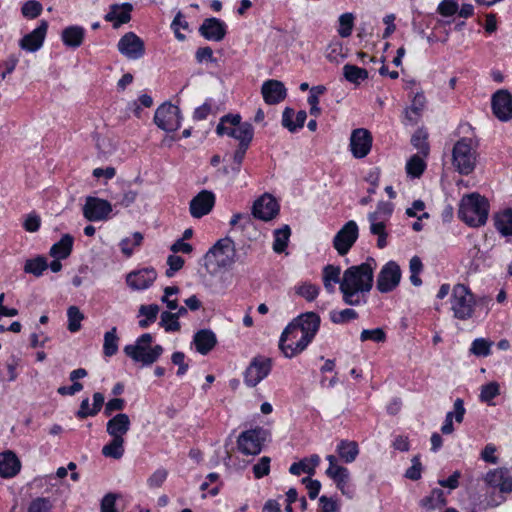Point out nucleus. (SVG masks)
Instances as JSON below:
<instances>
[{"mask_svg":"<svg viewBox=\"0 0 512 512\" xmlns=\"http://www.w3.org/2000/svg\"><path fill=\"white\" fill-rule=\"evenodd\" d=\"M321 319L315 312H306L290 322L281 334L279 349L286 358L302 353L319 330Z\"/></svg>","mask_w":512,"mask_h":512,"instance_id":"obj_1","label":"nucleus"},{"mask_svg":"<svg viewBox=\"0 0 512 512\" xmlns=\"http://www.w3.org/2000/svg\"><path fill=\"white\" fill-rule=\"evenodd\" d=\"M374 268L369 262L351 266L343 273L340 291L347 305H360L373 285Z\"/></svg>","mask_w":512,"mask_h":512,"instance_id":"obj_2","label":"nucleus"},{"mask_svg":"<svg viewBox=\"0 0 512 512\" xmlns=\"http://www.w3.org/2000/svg\"><path fill=\"white\" fill-rule=\"evenodd\" d=\"M478 142L471 137L457 140L451 150L453 169L461 175H470L478 165Z\"/></svg>","mask_w":512,"mask_h":512,"instance_id":"obj_3","label":"nucleus"},{"mask_svg":"<svg viewBox=\"0 0 512 512\" xmlns=\"http://www.w3.org/2000/svg\"><path fill=\"white\" fill-rule=\"evenodd\" d=\"M235 256L234 242L228 237L222 238L205 254L204 265L210 274L215 275L231 267L235 262Z\"/></svg>","mask_w":512,"mask_h":512,"instance_id":"obj_4","label":"nucleus"},{"mask_svg":"<svg viewBox=\"0 0 512 512\" xmlns=\"http://www.w3.org/2000/svg\"><path fill=\"white\" fill-rule=\"evenodd\" d=\"M488 201L479 193L464 195L459 205V217L471 227H479L488 218Z\"/></svg>","mask_w":512,"mask_h":512,"instance_id":"obj_5","label":"nucleus"},{"mask_svg":"<svg viewBox=\"0 0 512 512\" xmlns=\"http://www.w3.org/2000/svg\"><path fill=\"white\" fill-rule=\"evenodd\" d=\"M153 337L149 333L141 335L134 344L124 347V353L133 361L144 366L155 363L163 353L161 345L151 346Z\"/></svg>","mask_w":512,"mask_h":512,"instance_id":"obj_6","label":"nucleus"},{"mask_svg":"<svg viewBox=\"0 0 512 512\" xmlns=\"http://www.w3.org/2000/svg\"><path fill=\"white\" fill-rule=\"evenodd\" d=\"M450 310L454 318L467 321L473 318L476 299L468 287L463 284L453 286L450 295Z\"/></svg>","mask_w":512,"mask_h":512,"instance_id":"obj_7","label":"nucleus"},{"mask_svg":"<svg viewBox=\"0 0 512 512\" xmlns=\"http://www.w3.org/2000/svg\"><path fill=\"white\" fill-rule=\"evenodd\" d=\"M393 213V205L391 203L382 202L378 205L376 211L368 214L370 223V232L378 236L377 246L383 249L387 246L386 223Z\"/></svg>","mask_w":512,"mask_h":512,"instance_id":"obj_8","label":"nucleus"},{"mask_svg":"<svg viewBox=\"0 0 512 512\" xmlns=\"http://www.w3.org/2000/svg\"><path fill=\"white\" fill-rule=\"evenodd\" d=\"M182 116L178 106L172 103L160 105L154 115L155 124L167 133H173L179 129Z\"/></svg>","mask_w":512,"mask_h":512,"instance_id":"obj_9","label":"nucleus"},{"mask_svg":"<svg viewBox=\"0 0 512 512\" xmlns=\"http://www.w3.org/2000/svg\"><path fill=\"white\" fill-rule=\"evenodd\" d=\"M112 204L105 199L88 196L82 207L83 216L88 221H106L112 213Z\"/></svg>","mask_w":512,"mask_h":512,"instance_id":"obj_10","label":"nucleus"},{"mask_svg":"<svg viewBox=\"0 0 512 512\" xmlns=\"http://www.w3.org/2000/svg\"><path fill=\"white\" fill-rule=\"evenodd\" d=\"M401 277L400 266L395 261H389L377 275L376 288L381 293H389L398 287Z\"/></svg>","mask_w":512,"mask_h":512,"instance_id":"obj_11","label":"nucleus"},{"mask_svg":"<svg viewBox=\"0 0 512 512\" xmlns=\"http://www.w3.org/2000/svg\"><path fill=\"white\" fill-rule=\"evenodd\" d=\"M264 431L260 428L242 432L237 439V448L244 455H257L262 450Z\"/></svg>","mask_w":512,"mask_h":512,"instance_id":"obj_12","label":"nucleus"},{"mask_svg":"<svg viewBox=\"0 0 512 512\" xmlns=\"http://www.w3.org/2000/svg\"><path fill=\"white\" fill-rule=\"evenodd\" d=\"M358 225L355 221H348L335 235L333 246L340 255L348 253L358 238Z\"/></svg>","mask_w":512,"mask_h":512,"instance_id":"obj_13","label":"nucleus"},{"mask_svg":"<svg viewBox=\"0 0 512 512\" xmlns=\"http://www.w3.org/2000/svg\"><path fill=\"white\" fill-rule=\"evenodd\" d=\"M271 369V362L267 358L256 357L247 367L244 375L246 385L255 387L267 377Z\"/></svg>","mask_w":512,"mask_h":512,"instance_id":"obj_14","label":"nucleus"},{"mask_svg":"<svg viewBox=\"0 0 512 512\" xmlns=\"http://www.w3.org/2000/svg\"><path fill=\"white\" fill-rule=\"evenodd\" d=\"M491 104L497 119L503 122L512 119V94L508 90L501 89L495 92Z\"/></svg>","mask_w":512,"mask_h":512,"instance_id":"obj_15","label":"nucleus"},{"mask_svg":"<svg viewBox=\"0 0 512 512\" xmlns=\"http://www.w3.org/2000/svg\"><path fill=\"white\" fill-rule=\"evenodd\" d=\"M117 47L119 52L128 59H139L145 53L144 42L133 32L122 36Z\"/></svg>","mask_w":512,"mask_h":512,"instance_id":"obj_16","label":"nucleus"},{"mask_svg":"<svg viewBox=\"0 0 512 512\" xmlns=\"http://www.w3.org/2000/svg\"><path fill=\"white\" fill-rule=\"evenodd\" d=\"M485 483L501 493L512 492V472L507 468H497L490 470L484 476Z\"/></svg>","mask_w":512,"mask_h":512,"instance_id":"obj_17","label":"nucleus"},{"mask_svg":"<svg viewBox=\"0 0 512 512\" xmlns=\"http://www.w3.org/2000/svg\"><path fill=\"white\" fill-rule=\"evenodd\" d=\"M215 204V195L209 190H202L193 197L189 204V212L193 218H202L209 214Z\"/></svg>","mask_w":512,"mask_h":512,"instance_id":"obj_18","label":"nucleus"},{"mask_svg":"<svg viewBox=\"0 0 512 512\" xmlns=\"http://www.w3.org/2000/svg\"><path fill=\"white\" fill-rule=\"evenodd\" d=\"M372 135L364 128L352 131L350 137V149L355 158L365 157L371 150Z\"/></svg>","mask_w":512,"mask_h":512,"instance_id":"obj_19","label":"nucleus"},{"mask_svg":"<svg viewBox=\"0 0 512 512\" xmlns=\"http://www.w3.org/2000/svg\"><path fill=\"white\" fill-rule=\"evenodd\" d=\"M279 212V205L274 197L264 194L259 197L253 204L252 213L254 217L269 221L273 219Z\"/></svg>","mask_w":512,"mask_h":512,"instance_id":"obj_20","label":"nucleus"},{"mask_svg":"<svg viewBox=\"0 0 512 512\" xmlns=\"http://www.w3.org/2000/svg\"><path fill=\"white\" fill-rule=\"evenodd\" d=\"M216 132L218 135H227L238 140L239 144L249 145L253 138V127L250 123L244 122L243 125L227 126L226 123H219Z\"/></svg>","mask_w":512,"mask_h":512,"instance_id":"obj_21","label":"nucleus"},{"mask_svg":"<svg viewBox=\"0 0 512 512\" xmlns=\"http://www.w3.org/2000/svg\"><path fill=\"white\" fill-rule=\"evenodd\" d=\"M157 278V273L152 268H144L132 271L126 276L127 285L133 290H144L150 287Z\"/></svg>","mask_w":512,"mask_h":512,"instance_id":"obj_22","label":"nucleus"},{"mask_svg":"<svg viewBox=\"0 0 512 512\" xmlns=\"http://www.w3.org/2000/svg\"><path fill=\"white\" fill-rule=\"evenodd\" d=\"M48 23L41 21L40 25L20 40V47L29 52L40 49L46 37Z\"/></svg>","mask_w":512,"mask_h":512,"instance_id":"obj_23","label":"nucleus"},{"mask_svg":"<svg viewBox=\"0 0 512 512\" xmlns=\"http://www.w3.org/2000/svg\"><path fill=\"white\" fill-rule=\"evenodd\" d=\"M286 88L279 80H268L263 83L261 93L267 104L273 105L283 101L286 97Z\"/></svg>","mask_w":512,"mask_h":512,"instance_id":"obj_24","label":"nucleus"},{"mask_svg":"<svg viewBox=\"0 0 512 512\" xmlns=\"http://www.w3.org/2000/svg\"><path fill=\"white\" fill-rule=\"evenodd\" d=\"M131 427V420L125 413H118L106 424V432L111 438L124 439Z\"/></svg>","mask_w":512,"mask_h":512,"instance_id":"obj_25","label":"nucleus"},{"mask_svg":"<svg viewBox=\"0 0 512 512\" xmlns=\"http://www.w3.org/2000/svg\"><path fill=\"white\" fill-rule=\"evenodd\" d=\"M199 31L206 39L218 42L225 37L226 26L217 18H208L204 20Z\"/></svg>","mask_w":512,"mask_h":512,"instance_id":"obj_26","label":"nucleus"},{"mask_svg":"<svg viewBox=\"0 0 512 512\" xmlns=\"http://www.w3.org/2000/svg\"><path fill=\"white\" fill-rule=\"evenodd\" d=\"M21 469V462L12 451L0 453V476L3 478L14 477Z\"/></svg>","mask_w":512,"mask_h":512,"instance_id":"obj_27","label":"nucleus"},{"mask_svg":"<svg viewBox=\"0 0 512 512\" xmlns=\"http://www.w3.org/2000/svg\"><path fill=\"white\" fill-rule=\"evenodd\" d=\"M132 5L129 3L114 4L111 6L110 11L106 14V21L113 22V26L118 28L120 25L130 21Z\"/></svg>","mask_w":512,"mask_h":512,"instance_id":"obj_28","label":"nucleus"},{"mask_svg":"<svg viewBox=\"0 0 512 512\" xmlns=\"http://www.w3.org/2000/svg\"><path fill=\"white\" fill-rule=\"evenodd\" d=\"M217 339L215 334L208 329L198 331L193 338V343L196 347L197 352L200 354H207L216 345Z\"/></svg>","mask_w":512,"mask_h":512,"instance_id":"obj_29","label":"nucleus"},{"mask_svg":"<svg viewBox=\"0 0 512 512\" xmlns=\"http://www.w3.org/2000/svg\"><path fill=\"white\" fill-rule=\"evenodd\" d=\"M85 30L81 26H68L63 29L61 39L63 43L71 48H77L82 45L84 41Z\"/></svg>","mask_w":512,"mask_h":512,"instance_id":"obj_30","label":"nucleus"},{"mask_svg":"<svg viewBox=\"0 0 512 512\" xmlns=\"http://www.w3.org/2000/svg\"><path fill=\"white\" fill-rule=\"evenodd\" d=\"M427 157L428 156L419 154H413L410 156L405 164V172L407 176L413 179L420 178L427 167Z\"/></svg>","mask_w":512,"mask_h":512,"instance_id":"obj_31","label":"nucleus"},{"mask_svg":"<svg viewBox=\"0 0 512 512\" xmlns=\"http://www.w3.org/2000/svg\"><path fill=\"white\" fill-rule=\"evenodd\" d=\"M341 268L335 265H326L322 271V281L325 289L329 293L335 291V284L341 282Z\"/></svg>","mask_w":512,"mask_h":512,"instance_id":"obj_32","label":"nucleus"},{"mask_svg":"<svg viewBox=\"0 0 512 512\" xmlns=\"http://www.w3.org/2000/svg\"><path fill=\"white\" fill-rule=\"evenodd\" d=\"M320 458L318 455H312L309 458H305L298 463H293L289 469L293 475H300L301 473H307L313 475L316 467L319 465Z\"/></svg>","mask_w":512,"mask_h":512,"instance_id":"obj_33","label":"nucleus"},{"mask_svg":"<svg viewBox=\"0 0 512 512\" xmlns=\"http://www.w3.org/2000/svg\"><path fill=\"white\" fill-rule=\"evenodd\" d=\"M326 475L335 482L337 488L342 492V494H346L345 487L349 482L350 476L347 468L343 466L328 467Z\"/></svg>","mask_w":512,"mask_h":512,"instance_id":"obj_34","label":"nucleus"},{"mask_svg":"<svg viewBox=\"0 0 512 512\" xmlns=\"http://www.w3.org/2000/svg\"><path fill=\"white\" fill-rule=\"evenodd\" d=\"M72 246L73 237L69 234H65L59 242L51 247L50 255L58 259H65L70 255Z\"/></svg>","mask_w":512,"mask_h":512,"instance_id":"obj_35","label":"nucleus"},{"mask_svg":"<svg viewBox=\"0 0 512 512\" xmlns=\"http://www.w3.org/2000/svg\"><path fill=\"white\" fill-rule=\"evenodd\" d=\"M294 111L286 108L282 115V124L289 131L294 132L297 128H301L307 118L306 112L301 110L296 115V121H293Z\"/></svg>","mask_w":512,"mask_h":512,"instance_id":"obj_36","label":"nucleus"},{"mask_svg":"<svg viewBox=\"0 0 512 512\" xmlns=\"http://www.w3.org/2000/svg\"><path fill=\"white\" fill-rule=\"evenodd\" d=\"M420 504L426 510L439 509L446 505L444 492L441 489H434L429 496L421 500Z\"/></svg>","mask_w":512,"mask_h":512,"instance_id":"obj_37","label":"nucleus"},{"mask_svg":"<svg viewBox=\"0 0 512 512\" xmlns=\"http://www.w3.org/2000/svg\"><path fill=\"white\" fill-rule=\"evenodd\" d=\"M343 75L347 81L358 85L368 78V71L356 65L346 64L343 67Z\"/></svg>","mask_w":512,"mask_h":512,"instance_id":"obj_38","label":"nucleus"},{"mask_svg":"<svg viewBox=\"0 0 512 512\" xmlns=\"http://www.w3.org/2000/svg\"><path fill=\"white\" fill-rule=\"evenodd\" d=\"M125 439L111 438V441L103 446L102 454L105 457L120 459L125 452Z\"/></svg>","mask_w":512,"mask_h":512,"instance_id":"obj_39","label":"nucleus"},{"mask_svg":"<svg viewBox=\"0 0 512 512\" xmlns=\"http://www.w3.org/2000/svg\"><path fill=\"white\" fill-rule=\"evenodd\" d=\"M337 451L340 458L346 463L353 462L359 453L358 445L354 441H341L337 446Z\"/></svg>","mask_w":512,"mask_h":512,"instance_id":"obj_40","label":"nucleus"},{"mask_svg":"<svg viewBox=\"0 0 512 512\" xmlns=\"http://www.w3.org/2000/svg\"><path fill=\"white\" fill-rule=\"evenodd\" d=\"M495 226L497 230L505 235H512V210H505L495 217Z\"/></svg>","mask_w":512,"mask_h":512,"instance_id":"obj_41","label":"nucleus"},{"mask_svg":"<svg viewBox=\"0 0 512 512\" xmlns=\"http://www.w3.org/2000/svg\"><path fill=\"white\" fill-rule=\"evenodd\" d=\"M295 294L311 302L315 300L320 292L319 286L310 282H303L294 287Z\"/></svg>","mask_w":512,"mask_h":512,"instance_id":"obj_42","label":"nucleus"},{"mask_svg":"<svg viewBox=\"0 0 512 512\" xmlns=\"http://www.w3.org/2000/svg\"><path fill=\"white\" fill-rule=\"evenodd\" d=\"M291 230L288 225L283 226L274 232L273 250L276 253H282L289 241Z\"/></svg>","mask_w":512,"mask_h":512,"instance_id":"obj_43","label":"nucleus"},{"mask_svg":"<svg viewBox=\"0 0 512 512\" xmlns=\"http://www.w3.org/2000/svg\"><path fill=\"white\" fill-rule=\"evenodd\" d=\"M428 133L422 129L417 130L411 139V143L418 151L416 154L429 156L430 147L427 142Z\"/></svg>","mask_w":512,"mask_h":512,"instance_id":"obj_44","label":"nucleus"},{"mask_svg":"<svg viewBox=\"0 0 512 512\" xmlns=\"http://www.w3.org/2000/svg\"><path fill=\"white\" fill-rule=\"evenodd\" d=\"M48 268V263L44 257H36L26 260L24 264V272L40 277Z\"/></svg>","mask_w":512,"mask_h":512,"instance_id":"obj_45","label":"nucleus"},{"mask_svg":"<svg viewBox=\"0 0 512 512\" xmlns=\"http://www.w3.org/2000/svg\"><path fill=\"white\" fill-rule=\"evenodd\" d=\"M116 332V327H113L104 335L103 352L107 357L113 356L118 351L119 338Z\"/></svg>","mask_w":512,"mask_h":512,"instance_id":"obj_46","label":"nucleus"},{"mask_svg":"<svg viewBox=\"0 0 512 512\" xmlns=\"http://www.w3.org/2000/svg\"><path fill=\"white\" fill-rule=\"evenodd\" d=\"M142 241L143 235L140 232H135L130 237L122 239L119 245L122 253L130 257L133 254L134 248L140 246Z\"/></svg>","mask_w":512,"mask_h":512,"instance_id":"obj_47","label":"nucleus"},{"mask_svg":"<svg viewBox=\"0 0 512 512\" xmlns=\"http://www.w3.org/2000/svg\"><path fill=\"white\" fill-rule=\"evenodd\" d=\"M96 148L104 157H110L116 152L117 143L112 138L98 136L96 138Z\"/></svg>","mask_w":512,"mask_h":512,"instance_id":"obj_48","label":"nucleus"},{"mask_svg":"<svg viewBox=\"0 0 512 512\" xmlns=\"http://www.w3.org/2000/svg\"><path fill=\"white\" fill-rule=\"evenodd\" d=\"M158 312V305H141L139 308V314L140 316H144L145 319L139 321V326L141 328L148 327L149 324L153 323L156 320Z\"/></svg>","mask_w":512,"mask_h":512,"instance_id":"obj_49","label":"nucleus"},{"mask_svg":"<svg viewBox=\"0 0 512 512\" xmlns=\"http://www.w3.org/2000/svg\"><path fill=\"white\" fill-rule=\"evenodd\" d=\"M493 342L485 338L475 339L470 347V353L475 356L486 357L491 354Z\"/></svg>","mask_w":512,"mask_h":512,"instance_id":"obj_50","label":"nucleus"},{"mask_svg":"<svg viewBox=\"0 0 512 512\" xmlns=\"http://www.w3.org/2000/svg\"><path fill=\"white\" fill-rule=\"evenodd\" d=\"M68 330L72 333L81 328V322L84 319L83 313L76 306H70L67 310Z\"/></svg>","mask_w":512,"mask_h":512,"instance_id":"obj_51","label":"nucleus"},{"mask_svg":"<svg viewBox=\"0 0 512 512\" xmlns=\"http://www.w3.org/2000/svg\"><path fill=\"white\" fill-rule=\"evenodd\" d=\"M425 103L426 100L423 94L417 93L414 96L411 107L406 111V117L409 121H416L417 116H419L420 112L424 109Z\"/></svg>","mask_w":512,"mask_h":512,"instance_id":"obj_52","label":"nucleus"},{"mask_svg":"<svg viewBox=\"0 0 512 512\" xmlns=\"http://www.w3.org/2000/svg\"><path fill=\"white\" fill-rule=\"evenodd\" d=\"M500 394V386L496 381H491L481 387L479 398L482 402L490 403Z\"/></svg>","mask_w":512,"mask_h":512,"instance_id":"obj_53","label":"nucleus"},{"mask_svg":"<svg viewBox=\"0 0 512 512\" xmlns=\"http://www.w3.org/2000/svg\"><path fill=\"white\" fill-rule=\"evenodd\" d=\"M329 317L334 324H344L355 319L357 313L355 310L347 308L340 311L333 310L329 313Z\"/></svg>","mask_w":512,"mask_h":512,"instance_id":"obj_54","label":"nucleus"},{"mask_svg":"<svg viewBox=\"0 0 512 512\" xmlns=\"http://www.w3.org/2000/svg\"><path fill=\"white\" fill-rule=\"evenodd\" d=\"M338 33L341 37H349L354 26V15L352 13H344L339 17Z\"/></svg>","mask_w":512,"mask_h":512,"instance_id":"obj_55","label":"nucleus"},{"mask_svg":"<svg viewBox=\"0 0 512 512\" xmlns=\"http://www.w3.org/2000/svg\"><path fill=\"white\" fill-rule=\"evenodd\" d=\"M160 326L163 327L167 332L178 331L180 329L178 314L163 312L161 314Z\"/></svg>","mask_w":512,"mask_h":512,"instance_id":"obj_56","label":"nucleus"},{"mask_svg":"<svg viewBox=\"0 0 512 512\" xmlns=\"http://www.w3.org/2000/svg\"><path fill=\"white\" fill-rule=\"evenodd\" d=\"M168 476V472L166 469H157L152 473V475L147 479V485L151 489L160 488L164 482L166 481Z\"/></svg>","mask_w":512,"mask_h":512,"instance_id":"obj_57","label":"nucleus"},{"mask_svg":"<svg viewBox=\"0 0 512 512\" xmlns=\"http://www.w3.org/2000/svg\"><path fill=\"white\" fill-rule=\"evenodd\" d=\"M42 5L35 0H29L22 6V14L28 18H36L42 12Z\"/></svg>","mask_w":512,"mask_h":512,"instance_id":"obj_58","label":"nucleus"},{"mask_svg":"<svg viewBox=\"0 0 512 512\" xmlns=\"http://www.w3.org/2000/svg\"><path fill=\"white\" fill-rule=\"evenodd\" d=\"M52 504L47 498H36L28 506V512H51Z\"/></svg>","mask_w":512,"mask_h":512,"instance_id":"obj_59","label":"nucleus"},{"mask_svg":"<svg viewBox=\"0 0 512 512\" xmlns=\"http://www.w3.org/2000/svg\"><path fill=\"white\" fill-rule=\"evenodd\" d=\"M171 27L175 33V36L178 40L183 41L185 39V35H183L180 32V29L187 30L188 29V23L184 20V17L181 12H178L175 16Z\"/></svg>","mask_w":512,"mask_h":512,"instance_id":"obj_60","label":"nucleus"},{"mask_svg":"<svg viewBox=\"0 0 512 512\" xmlns=\"http://www.w3.org/2000/svg\"><path fill=\"white\" fill-rule=\"evenodd\" d=\"M411 463L412 465L406 470L405 476L410 480H418L420 479L422 472V464L420 462V457L418 455L414 456L411 460Z\"/></svg>","mask_w":512,"mask_h":512,"instance_id":"obj_61","label":"nucleus"},{"mask_svg":"<svg viewBox=\"0 0 512 512\" xmlns=\"http://www.w3.org/2000/svg\"><path fill=\"white\" fill-rule=\"evenodd\" d=\"M385 333L381 328H376L372 330H363L360 335L361 341L372 340L374 342H384L385 341Z\"/></svg>","mask_w":512,"mask_h":512,"instance_id":"obj_62","label":"nucleus"},{"mask_svg":"<svg viewBox=\"0 0 512 512\" xmlns=\"http://www.w3.org/2000/svg\"><path fill=\"white\" fill-rule=\"evenodd\" d=\"M270 471V458L264 456L260 458L259 462L253 466V472L256 478H262L269 474Z\"/></svg>","mask_w":512,"mask_h":512,"instance_id":"obj_63","label":"nucleus"},{"mask_svg":"<svg viewBox=\"0 0 512 512\" xmlns=\"http://www.w3.org/2000/svg\"><path fill=\"white\" fill-rule=\"evenodd\" d=\"M120 498L119 494L108 493L101 501V512H117L115 508L116 500Z\"/></svg>","mask_w":512,"mask_h":512,"instance_id":"obj_64","label":"nucleus"}]
</instances>
